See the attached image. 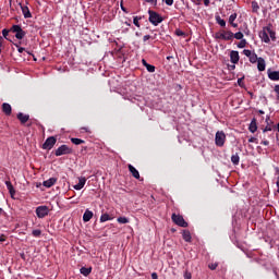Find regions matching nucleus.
<instances>
[{"mask_svg":"<svg viewBox=\"0 0 279 279\" xmlns=\"http://www.w3.org/2000/svg\"><path fill=\"white\" fill-rule=\"evenodd\" d=\"M2 112L7 116L10 117L12 114V106L8 102L2 104Z\"/></svg>","mask_w":279,"mask_h":279,"instance_id":"nucleus-13","label":"nucleus"},{"mask_svg":"<svg viewBox=\"0 0 279 279\" xmlns=\"http://www.w3.org/2000/svg\"><path fill=\"white\" fill-rule=\"evenodd\" d=\"M215 143L217 147H223V145H226V133L223 131L216 133Z\"/></svg>","mask_w":279,"mask_h":279,"instance_id":"nucleus-3","label":"nucleus"},{"mask_svg":"<svg viewBox=\"0 0 279 279\" xmlns=\"http://www.w3.org/2000/svg\"><path fill=\"white\" fill-rule=\"evenodd\" d=\"M93 219V211L89 209H86L84 215H83V221L85 223H88V221H90Z\"/></svg>","mask_w":279,"mask_h":279,"instance_id":"nucleus-16","label":"nucleus"},{"mask_svg":"<svg viewBox=\"0 0 279 279\" xmlns=\"http://www.w3.org/2000/svg\"><path fill=\"white\" fill-rule=\"evenodd\" d=\"M129 171H130V173H132V175H133V178H135V180L141 179V173L138 172V170H136V168H134V166L129 165Z\"/></svg>","mask_w":279,"mask_h":279,"instance_id":"nucleus-14","label":"nucleus"},{"mask_svg":"<svg viewBox=\"0 0 279 279\" xmlns=\"http://www.w3.org/2000/svg\"><path fill=\"white\" fill-rule=\"evenodd\" d=\"M267 64L265 63V59L263 57H259L258 61H257V69L258 71L263 72L265 71Z\"/></svg>","mask_w":279,"mask_h":279,"instance_id":"nucleus-17","label":"nucleus"},{"mask_svg":"<svg viewBox=\"0 0 279 279\" xmlns=\"http://www.w3.org/2000/svg\"><path fill=\"white\" fill-rule=\"evenodd\" d=\"M142 17L135 16L133 19V24L135 27H141V23H138V21H141Z\"/></svg>","mask_w":279,"mask_h":279,"instance_id":"nucleus-33","label":"nucleus"},{"mask_svg":"<svg viewBox=\"0 0 279 279\" xmlns=\"http://www.w3.org/2000/svg\"><path fill=\"white\" fill-rule=\"evenodd\" d=\"M56 182H58L57 178H50V179L44 181L43 185L46 186V189H51V186H53V184H56Z\"/></svg>","mask_w":279,"mask_h":279,"instance_id":"nucleus-15","label":"nucleus"},{"mask_svg":"<svg viewBox=\"0 0 279 279\" xmlns=\"http://www.w3.org/2000/svg\"><path fill=\"white\" fill-rule=\"evenodd\" d=\"M151 279H158V274L153 272V274H151Z\"/></svg>","mask_w":279,"mask_h":279,"instance_id":"nucleus-51","label":"nucleus"},{"mask_svg":"<svg viewBox=\"0 0 279 279\" xmlns=\"http://www.w3.org/2000/svg\"><path fill=\"white\" fill-rule=\"evenodd\" d=\"M142 63L144 64V66L149 64V63H147V61L145 59L142 60Z\"/></svg>","mask_w":279,"mask_h":279,"instance_id":"nucleus-54","label":"nucleus"},{"mask_svg":"<svg viewBox=\"0 0 279 279\" xmlns=\"http://www.w3.org/2000/svg\"><path fill=\"white\" fill-rule=\"evenodd\" d=\"M118 223H130V219L125 218V217H119L117 219Z\"/></svg>","mask_w":279,"mask_h":279,"instance_id":"nucleus-31","label":"nucleus"},{"mask_svg":"<svg viewBox=\"0 0 279 279\" xmlns=\"http://www.w3.org/2000/svg\"><path fill=\"white\" fill-rule=\"evenodd\" d=\"M240 160H241V158L239 157V154H235V155L231 156V162L233 165H239Z\"/></svg>","mask_w":279,"mask_h":279,"instance_id":"nucleus-26","label":"nucleus"},{"mask_svg":"<svg viewBox=\"0 0 279 279\" xmlns=\"http://www.w3.org/2000/svg\"><path fill=\"white\" fill-rule=\"evenodd\" d=\"M259 38L263 40V43L266 44H269L271 41V39L269 38V33L267 32V27L259 33Z\"/></svg>","mask_w":279,"mask_h":279,"instance_id":"nucleus-9","label":"nucleus"},{"mask_svg":"<svg viewBox=\"0 0 279 279\" xmlns=\"http://www.w3.org/2000/svg\"><path fill=\"white\" fill-rule=\"evenodd\" d=\"M248 130H250V132H252V134H254V132H256V130H258V125L256 124L255 118L252 119Z\"/></svg>","mask_w":279,"mask_h":279,"instance_id":"nucleus-19","label":"nucleus"},{"mask_svg":"<svg viewBox=\"0 0 279 279\" xmlns=\"http://www.w3.org/2000/svg\"><path fill=\"white\" fill-rule=\"evenodd\" d=\"M230 25H232V27H239V24H236L234 22L230 23Z\"/></svg>","mask_w":279,"mask_h":279,"instance_id":"nucleus-56","label":"nucleus"},{"mask_svg":"<svg viewBox=\"0 0 279 279\" xmlns=\"http://www.w3.org/2000/svg\"><path fill=\"white\" fill-rule=\"evenodd\" d=\"M268 77L272 82H278L279 81V71L268 72Z\"/></svg>","mask_w":279,"mask_h":279,"instance_id":"nucleus-18","label":"nucleus"},{"mask_svg":"<svg viewBox=\"0 0 279 279\" xmlns=\"http://www.w3.org/2000/svg\"><path fill=\"white\" fill-rule=\"evenodd\" d=\"M1 213H3V209H2V208H0V215H1Z\"/></svg>","mask_w":279,"mask_h":279,"instance_id":"nucleus-62","label":"nucleus"},{"mask_svg":"<svg viewBox=\"0 0 279 279\" xmlns=\"http://www.w3.org/2000/svg\"><path fill=\"white\" fill-rule=\"evenodd\" d=\"M73 151L69 146L61 145L54 153V156H65L66 154H71Z\"/></svg>","mask_w":279,"mask_h":279,"instance_id":"nucleus-7","label":"nucleus"},{"mask_svg":"<svg viewBox=\"0 0 279 279\" xmlns=\"http://www.w3.org/2000/svg\"><path fill=\"white\" fill-rule=\"evenodd\" d=\"M82 130H84L85 132H88V128H82Z\"/></svg>","mask_w":279,"mask_h":279,"instance_id":"nucleus-59","label":"nucleus"},{"mask_svg":"<svg viewBox=\"0 0 279 279\" xmlns=\"http://www.w3.org/2000/svg\"><path fill=\"white\" fill-rule=\"evenodd\" d=\"M5 184L11 197H14V194L16 193V191H14V185H12V182L10 181H5Z\"/></svg>","mask_w":279,"mask_h":279,"instance_id":"nucleus-20","label":"nucleus"},{"mask_svg":"<svg viewBox=\"0 0 279 279\" xmlns=\"http://www.w3.org/2000/svg\"><path fill=\"white\" fill-rule=\"evenodd\" d=\"M182 236H183V240H184L186 243H191V239H192V236H191V231L184 230Z\"/></svg>","mask_w":279,"mask_h":279,"instance_id":"nucleus-21","label":"nucleus"},{"mask_svg":"<svg viewBox=\"0 0 279 279\" xmlns=\"http://www.w3.org/2000/svg\"><path fill=\"white\" fill-rule=\"evenodd\" d=\"M57 140L53 136H50L46 140V142L43 144V149H53V145H56Z\"/></svg>","mask_w":279,"mask_h":279,"instance_id":"nucleus-8","label":"nucleus"},{"mask_svg":"<svg viewBox=\"0 0 279 279\" xmlns=\"http://www.w3.org/2000/svg\"><path fill=\"white\" fill-rule=\"evenodd\" d=\"M236 13H233L229 16V23H234V21H236Z\"/></svg>","mask_w":279,"mask_h":279,"instance_id":"nucleus-39","label":"nucleus"},{"mask_svg":"<svg viewBox=\"0 0 279 279\" xmlns=\"http://www.w3.org/2000/svg\"><path fill=\"white\" fill-rule=\"evenodd\" d=\"M36 215L38 219H45L47 215H49V207L48 206H39L36 208Z\"/></svg>","mask_w":279,"mask_h":279,"instance_id":"nucleus-5","label":"nucleus"},{"mask_svg":"<svg viewBox=\"0 0 279 279\" xmlns=\"http://www.w3.org/2000/svg\"><path fill=\"white\" fill-rule=\"evenodd\" d=\"M225 33V40H232L234 38V33L228 31L223 32Z\"/></svg>","mask_w":279,"mask_h":279,"instance_id":"nucleus-25","label":"nucleus"},{"mask_svg":"<svg viewBox=\"0 0 279 279\" xmlns=\"http://www.w3.org/2000/svg\"><path fill=\"white\" fill-rule=\"evenodd\" d=\"M5 241V239H3L2 236H0V243Z\"/></svg>","mask_w":279,"mask_h":279,"instance_id":"nucleus-60","label":"nucleus"},{"mask_svg":"<svg viewBox=\"0 0 279 279\" xmlns=\"http://www.w3.org/2000/svg\"><path fill=\"white\" fill-rule=\"evenodd\" d=\"M17 51H19V53H23L25 51V48L20 47V48H17Z\"/></svg>","mask_w":279,"mask_h":279,"instance_id":"nucleus-53","label":"nucleus"},{"mask_svg":"<svg viewBox=\"0 0 279 279\" xmlns=\"http://www.w3.org/2000/svg\"><path fill=\"white\" fill-rule=\"evenodd\" d=\"M235 63H233L232 65H229L230 71H234L236 69V65H234Z\"/></svg>","mask_w":279,"mask_h":279,"instance_id":"nucleus-50","label":"nucleus"},{"mask_svg":"<svg viewBox=\"0 0 279 279\" xmlns=\"http://www.w3.org/2000/svg\"><path fill=\"white\" fill-rule=\"evenodd\" d=\"M252 10H253V12H258V10H260L258 2L252 1Z\"/></svg>","mask_w":279,"mask_h":279,"instance_id":"nucleus-30","label":"nucleus"},{"mask_svg":"<svg viewBox=\"0 0 279 279\" xmlns=\"http://www.w3.org/2000/svg\"><path fill=\"white\" fill-rule=\"evenodd\" d=\"M209 269H211V271H215V269H217V267H219L218 263H213L208 265Z\"/></svg>","mask_w":279,"mask_h":279,"instance_id":"nucleus-38","label":"nucleus"},{"mask_svg":"<svg viewBox=\"0 0 279 279\" xmlns=\"http://www.w3.org/2000/svg\"><path fill=\"white\" fill-rule=\"evenodd\" d=\"M230 60H231L232 64H239V60H240L239 51L232 50L230 52Z\"/></svg>","mask_w":279,"mask_h":279,"instance_id":"nucleus-10","label":"nucleus"},{"mask_svg":"<svg viewBox=\"0 0 279 279\" xmlns=\"http://www.w3.org/2000/svg\"><path fill=\"white\" fill-rule=\"evenodd\" d=\"M226 35H225V33L222 32L219 36H218V38H221L222 40H226V37H225Z\"/></svg>","mask_w":279,"mask_h":279,"instance_id":"nucleus-48","label":"nucleus"},{"mask_svg":"<svg viewBox=\"0 0 279 279\" xmlns=\"http://www.w3.org/2000/svg\"><path fill=\"white\" fill-rule=\"evenodd\" d=\"M40 234H43L40 229L33 230V236H40Z\"/></svg>","mask_w":279,"mask_h":279,"instance_id":"nucleus-40","label":"nucleus"},{"mask_svg":"<svg viewBox=\"0 0 279 279\" xmlns=\"http://www.w3.org/2000/svg\"><path fill=\"white\" fill-rule=\"evenodd\" d=\"M243 82V78H239L238 80V84H239V86H241V83Z\"/></svg>","mask_w":279,"mask_h":279,"instance_id":"nucleus-57","label":"nucleus"},{"mask_svg":"<svg viewBox=\"0 0 279 279\" xmlns=\"http://www.w3.org/2000/svg\"><path fill=\"white\" fill-rule=\"evenodd\" d=\"M166 5H173V0H165Z\"/></svg>","mask_w":279,"mask_h":279,"instance_id":"nucleus-43","label":"nucleus"},{"mask_svg":"<svg viewBox=\"0 0 279 279\" xmlns=\"http://www.w3.org/2000/svg\"><path fill=\"white\" fill-rule=\"evenodd\" d=\"M149 38H151L150 35H145V36L143 37L144 43H147V40H149Z\"/></svg>","mask_w":279,"mask_h":279,"instance_id":"nucleus-44","label":"nucleus"},{"mask_svg":"<svg viewBox=\"0 0 279 279\" xmlns=\"http://www.w3.org/2000/svg\"><path fill=\"white\" fill-rule=\"evenodd\" d=\"M31 125H32V123H31V124H28L27 126H28V128H31Z\"/></svg>","mask_w":279,"mask_h":279,"instance_id":"nucleus-64","label":"nucleus"},{"mask_svg":"<svg viewBox=\"0 0 279 279\" xmlns=\"http://www.w3.org/2000/svg\"><path fill=\"white\" fill-rule=\"evenodd\" d=\"M268 37L271 38V40H276V32H274L270 27H267Z\"/></svg>","mask_w":279,"mask_h":279,"instance_id":"nucleus-28","label":"nucleus"},{"mask_svg":"<svg viewBox=\"0 0 279 279\" xmlns=\"http://www.w3.org/2000/svg\"><path fill=\"white\" fill-rule=\"evenodd\" d=\"M216 21H217L218 25H220V27H226V22L223 19H221V16H217Z\"/></svg>","mask_w":279,"mask_h":279,"instance_id":"nucleus-29","label":"nucleus"},{"mask_svg":"<svg viewBox=\"0 0 279 279\" xmlns=\"http://www.w3.org/2000/svg\"><path fill=\"white\" fill-rule=\"evenodd\" d=\"M146 69L148 71V73H155V71H156V66H154L149 63L146 65Z\"/></svg>","mask_w":279,"mask_h":279,"instance_id":"nucleus-34","label":"nucleus"},{"mask_svg":"<svg viewBox=\"0 0 279 279\" xmlns=\"http://www.w3.org/2000/svg\"><path fill=\"white\" fill-rule=\"evenodd\" d=\"M112 220V218L110 217V215H108V214H102L101 216H100V222L101 223H105V221H111Z\"/></svg>","mask_w":279,"mask_h":279,"instance_id":"nucleus-24","label":"nucleus"},{"mask_svg":"<svg viewBox=\"0 0 279 279\" xmlns=\"http://www.w3.org/2000/svg\"><path fill=\"white\" fill-rule=\"evenodd\" d=\"M192 3H194L195 5H199L202 3V0H191Z\"/></svg>","mask_w":279,"mask_h":279,"instance_id":"nucleus-45","label":"nucleus"},{"mask_svg":"<svg viewBox=\"0 0 279 279\" xmlns=\"http://www.w3.org/2000/svg\"><path fill=\"white\" fill-rule=\"evenodd\" d=\"M245 45H247V41L245 39H242L239 44L238 47L239 49H244Z\"/></svg>","mask_w":279,"mask_h":279,"instance_id":"nucleus-35","label":"nucleus"},{"mask_svg":"<svg viewBox=\"0 0 279 279\" xmlns=\"http://www.w3.org/2000/svg\"><path fill=\"white\" fill-rule=\"evenodd\" d=\"M168 60H171V57H167Z\"/></svg>","mask_w":279,"mask_h":279,"instance_id":"nucleus-63","label":"nucleus"},{"mask_svg":"<svg viewBox=\"0 0 279 279\" xmlns=\"http://www.w3.org/2000/svg\"><path fill=\"white\" fill-rule=\"evenodd\" d=\"M10 34V31L9 29H7V28H4L3 31H2V36H3V38H5V40H10V38H8V35Z\"/></svg>","mask_w":279,"mask_h":279,"instance_id":"nucleus-36","label":"nucleus"},{"mask_svg":"<svg viewBox=\"0 0 279 279\" xmlns=\"http://www.w3.org/2000/svg\"><path fill=\"white\" fill-rule=\"evenodd\" d=\"M80 271H81V274H82L83 276H90V272L93 271V268H92V267H88V268L82 267V268L80 269Z\"/></svg>","mask_w":279,"mask_h":279,"instance_id":"nucleus-22","label":"nucleus"},{"mask_svg":"<svg viewBox=\"0 0 279 279\" xmlns=\"http://www.w3.org/2000/svg\"><path fill=\"white\" fill-rule=\"evenodd\" d=\"M11 32L15 34V38H17V40H23V38H25V32L20 25H13L11 27Z\"/></svg>","mask_w":279,"mask_h":279,"instance_id":"nucleus-4","label":"nucleus"},{"mask_svg":"<svg viewBox=\"0 0 279 279\" xmlns=\"http://www.w3.org/2000/svg\"><path fill=\"white\" fill-rule=\"evenodd\" d=\"M262 145H266V146L269 145V141H263Z\"/></svg>","mask_w":279,"mask_h":279,"instance_id":"nucleus-55","label":"nucleus"},{"mask_svg":"<svg viewBox=\"0 0 279 279\" xmlns=\"http://www.w3.org/2000/svg\"><path fill=\"white\" fill-rule=\"evenodd\" d=\"M22 12L24 14V19H32V13L29 12V8L22 7Z\"/></svg>","mask_w":279,"mask_h":279,"instance_id":"nucleus-23","label":"nucleus"},{"mask_svg":"<svg viewBox=\"0 0 279 279\" xmlns=\"http://www.w3.org/2000/svg\"><path fill=\"white\" fill-rule=\"evenodd\" d=\"M248 143H258V140L256 137H251L248 140Z\"/></svg>","mask_w":279,"mask_h":279,"instance_id":"nucleus-42","label":"nucleus"},{"mask_svg":"<svg viewBox=\"0 0 279 279\" xmlns=\"http://www.w3.org/2000/svg\"><path fill=\"white\" fill-rule=\"evenodd\" d=\"M274 92L276 93V99L279 101V85H275Z\"/></svg>","mask_w":279,"mask_h":279,"instance_id":"nucleus-37","label":"nucleus"},{"mask_svg":"<svg viewBox=\"0 0 279 279\" xmlns=\"http://www.w3.org/2000/svg\"><path fill=\"white\" fill-rule=\"evenodd\" d=\"M175 34L177 36H184V32H182L181 29H177Z\"/></svg>","mask_w":279,"mask_h":279,"instance_id":"nucleus-41","label":"nucleus"},{"mask_svg":"<svg viewBox=\"0 0 279 279\" xmlns=\"http://www.w3.org/2000/svg\"><path fill=\"white\" fill-rule=\"evenodd\" d=\"M17 119L22 123V125H25V123H27V121H29V114H25L23 112H19L17 113Z\"/></svg>","mask_w":279,"mask_h":279,"instance_id":"nucleus-12","label":"nucleus"},{"mask_svg":"<svg viewBox=\"0 0 279 279\" xmlns=\"http://www.w3.org/2000/svg\"><path fill=\"white\" fill-rule=\"evenodd\" d=\"M144 1H146V3H153L154 2V0H144Z\"/></svg>","mask_w":279,"mask_h":279,"instance_id":"nucleus-58","label":"nucleus"},{"mask_svg":"<svg viewBox=\"0 0 279 279\" xmlns=\"http://www.w3.org/2000/svg\"><path fill=\"white\" fill-rule=\"evenodd\" d=\"M243 53L246 56V58H248L251 64H256V62L259 60L258 54H256V52H252V50L244 49Z\"/></svg>","mask_w":279,"mask_h":279,"instance_id":"nucleus-6","label":"nucleus"},{"mask_svg":"<svg viewBox=\"0 0 279 279\" xmlns=\"http://www.w3.org/2000/svg\"><path fill=\"white\" fill-rule=\"evenodd\" d=\"M171 219L173 223L180 226V228H189V222L184 220V217H182V215L172 214Z\"/></svg>","mask_w":279,"mask_h":279,"instance_id":"nucleus-1","label":"nucleus"},{"mask_svg":"<svg viewBox=\"0 0 279 279\" xmlns=\"http://www.w3.org/2000/svg\"><path fill=\"white\" fill-rule=\"evenodd\" d=\"M263 132H264V133H265V132H271V128H270V126H266Z\"/></svg>","mask_w":279,"mask_h":279,"instance_id":"nucleus-52","label":"nucleus"},{"mask_svg":"<svg viewBox=\"0 0 279 279\" xmlns=\"http://www.w3.org/2000/svg\"><path fill=\"white\" fill-rule=\"evenodd\" d=\"M121 10H122V12L128 13V9H125V7H123V2H121Z\"/></svg>","mask_w":279,"mask_h":279,"instance_id":"nucleus-49","label":"nucleus"},{"mask_svg":"<svg viewBox=\"0 0 279 279\" xmlns=\"http://www.w3.org/2000/svg\"><path fill=\"white\" fill-rule=\"evenodd\" d=\"M86 184V178L81 177L78 178V183L74 185L75 191H82Z\"/></svg>","mask_w":279,"mask_h":279,"instance_id":"nucleus-11","label":"nucleus"},{"mask_svg":"<svg viewBox=\"0 0 279 279\" xmlns=\"http://www.w3.org/2000/svg\"><path fill=\"white\" fill-rule=\"evenodd\" d=\"M259 114H265V111H263V110H259Z\"/></svg>","mask_w":279,"mask_h":279,"instance_id":"nucleus-61","label":"nucleus"},{"mask_svg":"<svg viewBox=\"0 0 279 279\" xmlns=\"http://www.w3.org/2000/svg\"><path fill=\"white\" fill-rule=\"evenodd\" d=\"M233 38H235L236 40H243V33L238 32L233 34Z\"/></svg>","mask_w":279,"mask_h":279,"instance_id":"nucleus-32","label":"nucleus"},{"mask_svg":"<svg viewBox=\"0 0 279 279\" xmlns=\"http://www.w3.org/2000/svg\"><path fill=\"white\" fill-rule=\"evenodd\" d=\"M204 1V5H206V8H208L210 5V0H203Z\"/></svg>","mask_w":279,"mask_h":279,"instance_id":"nucleus-47","label":"nucleus"},{"mask_svg":"<svg viewBox=\"0 0 279 279\" xmlns=\"http://www.w3.org/2000/svg\"><path fill=\"white\" fill-rule=\"evenodd\" d=\"M71 143H73V145H82V144H84V140H81L77 137H72Z\"/></svg>","mask_w":279,"mask_h":279,"instance_id":"nucleus-27","label":"nucleus"},{"mask_svg":"<svg viewBox=\"0 0 279 279\" xmlns=\"http://www.w3.org/2000/svg\"><path fill=\"white\" fill-rule=\"evenodd\" d=\"M149 14V23H151L153 25H160V23H162V16H160V14L156 13V11H148Z\"/></svg>","mask_w":279,"mask_h":279,"instance_id":"nucleus-2","label":"nucleus"},{"mask_svg":"<svg viewBox=\"0 0 279 279\" xmlns=\"http://www.w3.org/2000/svg\"><path fill=\"white\" fill-rule=\"evenodd\" d=\"M184 278H185V279H191V278H192L191 272H185V274H184Z\"/></svg>","mask_w":279,"mask_h":279,"instance_id":"nucleus-46","label":"nucleus"}]
</instances>
